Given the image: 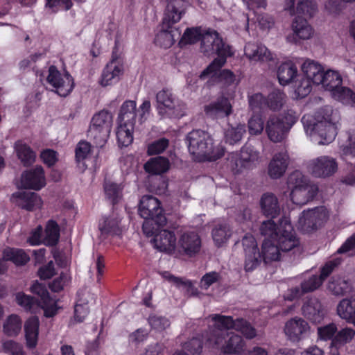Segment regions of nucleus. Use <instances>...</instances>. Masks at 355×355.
<instances>
[{
    "label": "nucleus",
    "mask_w": 355,
    "mask_h": 355,
    "mask_svg": "<svg viewBox=\"0 0 355 355\" xmlns=\"http://www.w3.org/2000/svg\"><path fill=\"white\" fill-rule=\"evenodd\" d=\"M336 312L341 319L355 326V295L340 300L337 305Z\"/></svg>",
    "instance_id": "nucleus-30"
},
{
    "label": "nucleus",
    "mask_w": 355,
    "mask_h": 355,
    "mask_svg": "<svg viewBox=\"0 0 355 355\" xmlns=\"http://www.w3.org/2000/svg\"><path fill=\"white\" fill-rule=\"evenodd\" d=\"M200 40V49L204 53L208 55L217 54L218 58L204 69L199 77L200 79L214 78L225 64L226 58L233 55V50L223 41L216 31L209 29L202 33L200 27L187 28L180 40V44H194Z\"/></svg>",
    "instance_id": "nucleus-2"
},
{
    "label": "nucleus",
    "mask_w": 355,
    "mask_h": 355,
    "mask_svg": "<svg viewBox=\"0 0 355 355\" xmlns=\"http://www.w3.org/2000/svg\"><path fill=\"white\" fill-rule=\"evenodd\" d=\"M178 245L187 255L191 257L200 252L201 239L196 232L187 231L180 236Z\"/></svg>",
    "instance_id": "nucleus-25"
},
{
    "label": "nucleus",
    "mask_w": 355,
    "mask_h": 355,
    "mask_svg": "<svg viewBox=\"0 0 355 355\" xmlns=\"http://www.w3.org/2000/svg\"><path fill=\"white\" fill-rule=\"evenodd\" d=\"M72 6V1H46L44 9L46 13L53 14L60 10H67Z\"/></svg>",
    "instance_id": "nucleus-58"
},
{
    "label": "nucleus",
    "mask_w": 355,
    "mask_h": 355,
    "mask_svg": "<svg viewBox=\"0 0 355 355\" xmlns=\"http://www.w3.org/2000/svg\"><path fill=\"white\" fill-rule=\"evenodd\" d=\"M309 79L302 78L295 86V92L298 98L306 96L311 91L312 87Z\"/></svg>",
    "instance_id": "nucleus-63"
},
{
    "label": "nucleus",
    "mask_w": 355,
    "mask_h": 355,
    "mask_svg": "<svg viewBox=\"0 0 355 355\" xmlns=\"http://www.w3.org/2000/svg\"><path fill=\"white\" fill-rule=\"evenodd\" d=\"M261 254V261L263 260L266 263L278 261L280 257V250L277 245L273 244L269 240H265L262 244Z\"/></svg>",
    "instance_id": "nucleus-43"
},
{
    "label": "nucleus",
    "mask_w": 355,
    "mask_h": 355,
    "mask_svg": "<svg viewBox=\"0 0 355 355\" xmlns=\"http://www.w3.org/2000/svg\"><path fill=\"white\" fill-rule=\"evenodd\" d=\"M159 227H155L154 239L153 242L154 247L160 252L171 253L174 252L176 246V238L173 232L161 230L157 233Z\"/></svg>",
    "instance_id": "nucleus-21"
},
{
    "label": "nucleus",
    "mask_w": 355,
    "mask_h": 355,
    "mask_svg": "<svg viewBox=\"0 0 355 355\" xmlns=\"http://www.w3.org/2000/svg\"><path fill=\"white\" fill-rule=\"evenodd\" d=\"M301 68L306 79H309L310 81L315 85H320L324 72L320 64L314 60L306 59L302 64Z\"/></svg>",
    "instance_id": "nucleus-31"
},
{
    "label": "nucleus",
    "mask_w": 355,
    "mask_h": 355,
    "mask_svg": "<svg viewBox=\"0 0 355 355\" xmlns=\"http://www.w3.org/2000/svg\"><path fill=\"white\" fill-rule=\"evenodd\" d=\"M261 208L264 215L275 218L279 215L280 207L277 197L270 193H264L260 201Z\"/></svg>",
    "instance_id": "nucleus-35"
},
{
    "label": "nucleus",
    "mask_w": 355,
    "mask_h": 355,
    "mask_svg": "<svg viewBox=\"0 0 355 355\" xmlns=\"http://www.w3.org/2000/svg\"><path fill=\"white\" fill-rule=\"evenodd\" d=\"M259 152L253 146L245 144L240 153H232L228 158V166L234 173L252 169L259 163Z\"/></svg>",
    "instance_id": "nucleus-10"
},
{
    "label": "nucleus",
    "mask_w": 355,
    "mask_h": 355,
    "mask_svg": "<svg viewBox=\"0 0 355 355\" xmlns=\"http://www.w3.org/2000/svg\"><path fill=\"white\" fill-rule=\"evenodd\" d=\"M134 127L135 126L119 123L116 137L119 145L121 146H128L132 142Z\"/></svg>",
    "instance_id": "nucleus-50"
},
{
    "label": "nucleus",
    "mask_w": 355,
    "mask_h": 355,
    "mask_svg": "<svg viewBox=\"0 0 355 355\" xmlns=\"http://www.w3.org/2000/svg\"><path fill=\"white\" fill-rule=\"evenodd\" d=\"M248 131L251 135H259L265 130V123L259 114L252 115L248 122Z\"/></svg>",
    "instance_id": "nucleus-56"
},
{
    "label": "nucleus",
    "mask_w": 355,
    "mask_h": 355,
    "mask_svg": "<svg viewBox=\"0 0 355 355\" xmlns=\"http://www.w3.org/2000/svg\"><path fill=\"white\" fill-rule=\"evenodd\" d=\"M289 162L290 157L286 150L275 153L268 165V176L272 180L281 178L286 173Z\"/></svg>",
    "instance_id": "nucleus-19"
},
{
    "label": "nucleus",
    "mask_w": 355,
    "mask_h": 355,
    "mask_svg": "<svg viewBox=\"0 0 355 355\" xmlns=\"http://www.w3.org/2000/svg\"><path fill=\"white\" fill-rule=\"evenodd\" d=\"M21 320L18 315L12 314L4 322L3 330L8 336H15L21 329Z\"/></svg>",
    "instance_id": "nucleus-49"
},
{
    "label": "nucleus",
    "mask_w": 355,
    "mask_h": 355,
    "mask_svg": "<svg viewBox=\"0 0 355 355\" xmlns=\"http://www.w3.org/2000/svg\"><path fill=\"white\" fill-rule=\"evenodd\" d=\"M297 119V114L293 110L282 114H270L265 122V132L268 139L273 143L282 142Z\"/></svg>",
    "instance_id": "nucleus-6"
},
{
    "label": "nucleus",
    "mask_w": 355,
    "mask_h": 355,
    "mask_svg": "<svg viewBox=\"0 0 355 355\" xmlns=\"http://www.w3.org/2000/svg\"><path fill=\"white\" fill-rule=\"evenodd\" d=\"M297 76V69L291 61L283 62L278 68L277 77L282 85L291 83Z\"/></svg>",
    "instance_id": "nucleus-37"
},
{
    "label": "nucleus",
    "mask_w": 355,
    "mask_h": 355,
    "mask_svg": "<svg viewBox=\"0 0 355 355\" xmlns=\"http://www.w3.org/2000/svg\"><path fill=\"white\" fill-rule=\"evenodd\" d=\"M60 238V228L58 223L54 220H49L46 223L44 243L46 245H55Z\"/></svg>",
    "instance_id": "nucleus-45"
},
{
    "label": "nucleus",
    "mask_w": 355,
    "mask_h": 355,
    "mask_svg": "<svg viewBox=\"0 0 355 355\" xmlns=\"http://www.w3.org/2000/svg\"><path fill=\"white\" fill-rule=\"evenodd\" d=\"M286 94L279 89H274L266 98V105L273 111L280 110L286 102Z\"/></svg>",
    "instance_id": "nucleus-46"
},
{
    "label": "nucleus",
    "mask_w": 355,
    "mask_h": 355,
    "mask_svg": "<svg viewBox=\"0 0 355 355\" xmlns=\"http://www.w3.org/2000/svg\"><path fill=\"white\" fill-rule=\"evenodd\" d=\"M95 296L89 293L83 294L78 300L74 309L75 320L79 322H83L89 313L87 304L95 302Z\"/></svg>",
    "instance_id": "nucleus-38"
},
{
    "label": "nucleus",
    "mask_w": 355,
    "mask_h": 355,
    "mask_svg": "<svg viewBox=\"0 0 355 355\" xmlns=\"http://www.w3.org/2000/svg\"><path fill=\"white\" fill-rule=\"evenodd\" d=\"M169 166L168 159L159 156L150 159L144 164V168L149 173L162 174L168 170Z\"/></svg>",
    "instance_id": "nucleus-40"
},
{
    "label": "nucleus",
    "mask_w": 355,
    "mask_h": 355,
    "mask_svg": "<svg viewBox=\"0 0 355 355\" xmlns=\"http://www.w3.org/2000/svg\"><path fill=\"white\" fill-rule=\"evenodd\" d=\"M91 151V146L88 142H79L76 148V158L78 166L82 171L85 170L87 166L86 164Z\"/></svg>",
    "instance_id": "nucleus-47"
},
{
    "label": "nucleus",
    "mask_w": 355,
    "mask_h": 355,
    "mask_svg": "<svg viewBox=\"0 0 355 355\" xmlns=\"http://www.w3.org/2000/svg\"><path fill=\"white\" fill-rule=\"evenodd\" d=\"M11 200L16 205L28 211L40 208L42 205V200L40 196L31 191L15 192L12 194Z\"/></svg>",
    "instance_id": "nucleus-22"
},
{
    "label": "nucleus",
    "mask_w": 355,
    "mask_h": 355,
    "mask_svg": "<svg viewBox=\"0 0 355 355\" xmlns=\"http://www.w3.org/2000/svg\"><path fill=\"white\" fill-rule=\"evenodd\" d=\"M112 125V116L107 111L96 114L91 122L88 135L94 139L96 145L103 146L107 141Z\"/></svg>",
    "instance_id": "nucleus-11"
},
{
    "label": "nucleus",
    "mask_w": 355,
    "mask_h": 355,
    "mask_svg": "<svg viewBox=\"0 0 355 355\" xmlns=\"http://www.w3.org/2000/svg\"><path fill=\"white\" fill-rule=\"evenodd\" d=\"M39 327L40 321L37 317L28 318L24 324L25 338L29 348H35L37 344Z\"/></svg>",
    "instance_id": "nucleus-33"
},
{
    "label": "nucleus",
    "mask_w": 355,
    "mask_h": 355,
    "mask_svg": "<svg viewBox=\"0 0 355 355\" xmlns=\"http://www.w3.org/2000/svg\"><path fill=\"white\" fill-rule=\"evenodd\" d=\"M187 11V6L183 1H167L162 23L175 26L178 23Z\"/></svg>",
    "instance_id": "nucleus-26"
},
{
    "label": "nucleus",
    "mask_w": 355,
    "mask_h": 355,
    "mask_svg": "<svg viewBox=\"0 0 355 355\" xmlns=\"http://www.w3.org/2000/svg\"><path fill=\"white\" fill-rule=\"evenodd\" d=\"M157 110L163 118H180L185 115L186 105L171 89L164 88L156 94Z\"/></svg>",
    "instance_id": "nucleus-9"
},
{
    "label": "nucleus",
    "mask_w": 355,
    "mask_h": 355,
    "mask_svg": "<svg viewBox=\"0 0 355 355\" xmlns=\"http://www.w3.org/2000/svg\"><path fill=\"white\" fill-rule=\"evenodd\" d=\"M245 55L254 62L270 61L273 59L271 52L261 44L248 42L245 46Z\"/></svg>",
    "instance_id": "nucleus-29"
},
{
    "label": "nucleus",
    "mask_w": 355,
    "mask_h": 355,
    "mask_svg": "<svg viewBox=\"0 0 355 355\" xmlns=\"http://www.w3.org/2000/svg\"><path fill=\"white\" fill-rule=\"evenodd\" d=\"M139 213L145 219L143 232L147 236L154 234L155 225L163 226L166 222L163 209L157 198L152 196H144L140 200Z\"/></svg>",
    "instance_id": "nucleus-7"
},
{
    "label": "nucleus",
    "mask_w": 355,
    "mask_h": 355,
    "mask_svg": "<svg viewBox=\"0 0 355 355\" xmlns=\"http://www.w3.org/2000/svg\"><path fill=\"white\" fill-rule=\"evenodd\" d=\"M123 68L117 60H112L103 69L100 80V84L106 87L117 83L122 75Z\"/></svg>",
    "instance_id": "nucleus-28"
},
{
    "label": "nucleus",
    "mask_w": 355,
    "mask_h": 355,
    "mask_svg": "<svg viewBox=\"0 0 355 355\" xmlns=\"http://www.w3.org/2000/svg\"><path fill=\"white\" fill-rule=\"evenodd\" d=\"M338 164L336 159L329 156H320L310 161L309 169L315 177L326 178L336 173Z\"/></svg>",
    "instance_id": "nucleus-16"
},
{
    "label": "nucleus",
    "mask_w": 355,
    "mask_h": 355,
    "mask_svg": "<svg viewBox=\"0 0 355 355\" xmlns=\"http://www.w3.org/2000/svg\"><path fill=\"white\" fill-rule=\"evenodd\" d=\"M288 10L291 15H296L292 23L293 33L286 37L288 42L297 44L300 40H309L313 35V29L306 18L311 17L316 12L315 1H290Z\"/></svg>",
    "instance_id": "nucleus-5"
},
{
    "label": "nucleus",
    "mask_w": 355,
    "mask_h": 355,
    "mask_svg": "<svg viewBox=\"0 0 355 355\" xmlns=\"http://www.w3.org/2000/svg\"><path fill=\"white\" fill-rule=\"evenodd\" d=\"M355 337V330L352 327H345L337 331L333 338V345L335 347L343 346L349 343Z\"/></svg>",
    "instance_id": "nucleus-51"
},
{
    "label": "nucleus",
    "mask_w": 355,
    "mask_h": 355,
    "mask_svg": "<svg viewBox=\"0 0 355 355\" xmlns=\"http://www.w3.org/2000/svg\"><path fill=\"white\" fill-rule=\"evenodd\" d=\"M337 333V326L335 323H329L318 328V337L323 340H331Z\"/></svg>",
    "instance_id": "nucleus-59"
},
{
    "label": "nucleus",
    "mask_w": 355,
    "mask_h": 355,
    "mask_svg": "<svg viewBox=\"0 0 355 355\" xmlns=\"http://www.w3.org/2000/svg\"><path fill=\"white\" fill-rule=\"evenodd\" d=\"M3 259L11 261L17 266L24 265L29 261V257L21 249L6 248L3 252Z\"/></svg>",
    "instance_id": "nucleus-44"
},
{
    "label": "nucleus",
    "mask_w": 355,
    "mask_h": 355,
    "mask_svg": "<svg viewBox=\"0 0 355 355\" xmlns=\"http://www.w3.org/2000/svg\"><path fill=\"white\" fill-rule=\"evenodd\" d=\"M220 279V275L216 272H209L202 276L200 279V286L202 289H208L212 284Z\"/></svg>",
    "instance_id": "nucleus-62"
},
{
    "label": "nucleus",
    "mask_w": 355,
    "mask_h": 355,
    "mask_svg": "<svg viewBox=\"0 0 355 355\" xmlns=\"http://www.w3.org/2000/svg\"><path fill=\"white\" fill-rule=\"evenodd\" d=\"M121 218L116 213H112L109 216H103L99 220L98 229L102 234H114L119 232Z\"/></svg>",
    "instance_id": "nucleus-34"
},
{
    "label": "nucleus",
    "mask_w": 355,
    "mask_h": 355,
    "mask_svg": "<svg viewBox=\"0 0 355 355\" xmlns=\"http://www.w3.org/2000/svg\"><path fill=\"white\" fill-rule=\"evenodd\" d=\"M137 103L135 101H125L122 104L118 116L119 123L135 126L136 122Z\"/></svg>",
    "instance_id": "nucleus-32"
},
{
    "label": "nucleus",
    "mask_w": 355,
    "mask_h": 355,
    "mask_svg": "<svg viewBox=\"0 0 355 355\" xmlns=\"http://www.w3.org/2000/svg\"><path fill=\"white\" fill-rule=\"evenodd\" d=\"M186 143L189 153L198 162L215 161L224 155L225 148L205 131L194 130L188 133Z\"/></svg>",
    "instance_id": "nucleus-4"
},
{
    "label": "nucleus",
    "mask_w": 355,
    "mask_h": 355,
    "mask_svg": "<svg viewBox=\"0 0 355 355\" xmlns=\"http://www.w3.org/2000/svg\"><path fill=\"white\" fill-rule=\"evenodd\" d=\"M284 331L289 340L295 343L308 337L311 333V327L302 318L295 317L286 322Z\"/></svg>",
    "instance_id": "nucleus-15"
},
{
    "label": "nucleus",
    "mask_w": 355,
    "mask_h": 355,
    "mask_svg": "<svg viewBox=\"0 0 355 355\" xmlns=\"http://www.w3.org/2000/svg\"><path fill=\"white\" fill-rule=\"evenodd\" d=\"M148 323L153 329L157 331H162L170 326V322L167 318L159 315H150L148 318Z\"/></svg>",
    "instance_id": "nucleus-60"
},
{
    "label": "nucleus",
    "mask_w": 355,
    "mask_h": 355,
    "mask_svg": "<svg viewBox=\"0 0 355 355\" xmlns=\"http://www.w3.org/2000/svg\"><path fill=\"white\" fill-rule=\"evenodd\" d=\"M245 132V127L243 124H238L235 127L230 126L225 132V141L234 145L241 140Z\"/></svg>",
    "instance_id": "nucleus-53"
},
{
    "label": "nucleus",
    "mask_w": 355,
    "mask_h": 355,
    "mask_svg": "<svg viewBox=\"0 0 355 355\" xmlns=\"http://www.w3.org/2000/svg\"><path fill=\"white\" fill-rule=\"evenodd\" d=\"M181 30L176 26L164 25L161 23L159 29L155 37V44L162 48L171 47L176 40L180 38Z\"/></svg>",
    "instance_id": "nucleus-20"
},
{
    "label": "nucleus",
    "mask_w": 355,
    "mask_h": 355,
    "mask_svg": "<svg viewBox=\"0 0 355 355\" xmlns=\"http://www.w3.org/2000/svg\"><path fill=\"white\" fill-rule=\"evenodd\" d=\"M331 96L343 104L355 106V94L352 89L343 87L342 85L331 93Z\"/></svg>",
    "instance_id": "nucleus-48"
},
{
    "label": "nucleus",
    "mask_w": 355,
    "mask_h": 355,
    "mask_svg": "<svg viewBox=\"0 0 355 355\" xmlns=\"http://www.w3.org/2000/svg\"><path fill=\"white\" fill-rule=\"evenodd\" d=\"M279 230V235L275 241H277V245L281 251L288 252L293 250H300V241L288 219L283 218L280 220Z\"/></svg>",
    "instance_id": "nucleus-13"
},
{
    "label": "nucleus",
    "mask_w": 355,
    "mask_h": 355,
    "mask_svg": "<svg viewBox=\"0 0 355 355\" xmlns=\"http://www.w3.org/2000/svg\"><path fill=\"white\" fill-rule=\"evenodd\" d=\"M322 284V278H320L318 275H312L302 282L301 287L302 291L308 293L316 290Z\"/></svg>",
    "instance_id": "nucleus-61"
},
{
    "label": "nucleus",
    "mask_w": 355,
    "mask_h": 355,
    "mask_svg": "<svg viewBox=\"0 0 355 355\" xmlns=\"http://www.w3.org/2000/svg\"><path fill=\"white\" fill-rule=\"evenodd\" d=\"M71 279V275L68 272H62L49 284V288L53 292H59L70 283Z\"/></svg>",
    "instance_id": "nucleus-57"
},
{
    "label": "nucleus",
    "mask_w": 355,
    "mask_h": 355,
    "mask_svg": "<svg viewBox=\"0 0 355 355\" xmlns=\"http://www.w3.org/2000/svg\"><path fill=\"white\" fill-rule=\"evenodd\" d=\"M280 223L279 225L275 223L272 220L263 221L260 226V233L266 237L265 240L269 239L276 240L279 235Z\"/></svg>",
    "instance_id": "nucleus-54"
},
{
    "label": "nucleus",
    "mask_w": 355,
    "mask_h": 355,
    "mask_svg": "<svg viewBox=\"0 0 355 355\" xmlns=\"http://www.w3.org/2000/svg\"><path fill=\"white\" fill-rule=\"evenodd\" d=\"M287 184L291 189V200L294 204L300 206L311 200L318 191V187L311 184L309 180L299 171L290 174Z\"/></svg>",
    "instance_id": "nucleus-8"
},
{
    "label": "nucleus",
    "mask_w": 355,
    "mask_h": 355,
    "mask_svg": "<svg viewBox=\"0 0 355 355\" xmlns=\"http://www.w3.org/2000/svg\"><path fill=\"white\" fill-rule=\"evenodd\" d=\"M329 211L324 206L303 211L299 218V225L302 230L309 232L321 227L328 220Z\"/></svg>",
    "instance_id": "nucleus-12"
},
{
    "label": "nucleus",
    "mask_w": 355,
    "mask_h": 355,
    "mask_svg": "<svg viewBox=\"0 0 355 355\" xmlns=\"http://www.w3.org/2000/svg\"><path fill=\"white\" fill-rule=\"evenodd\" d=\"M322 78L320 85H322L326 90L331 93L338 88L343 83L342 76L338 71L335 70L329 69L324 72Z\"/></svg>",
    "instance_id": "nucleus-39"
},
{
    "label": "nucleus",
    "mask_w": 355,
    "mask_h": 355,
    "mask_svg": "<svg viewBox=\"0 0 355 355\" xmlns=\"http://www.w3.org/2000/svg\"><path fill=\"white\" fill-rule=\"evenodd\" d=\"M211 234L216 245L220 247L228 241L232 235V231L227 223H222L215 225Z\"/></svg>",
    "instance_id": "nucleus-42"
},
{
    "label": "nucleus",
    "mask_w": 355,
    "mask_h": 355,
    "mask_svg": "<svg viewBox=\"0 0 355 355\" xmlns=\"http://www.w3.org/2000/svg\"><path fill=\"white\" fill-rule=\"evenodd\" d=\"M21 185L26 189L40 190L46 185L44 169L40 166L22 173Z\"/></svg>",
    "instance_id": "nucleus-23"
},
{
    "label": "nucleus",
    "mask_w": 355,
    "mask_h": 355,
    "mask_svg": "<svg viewBox=\"0 0 355 355\" xmlns=\"http://www.w3.org/2000/svg\"><path fill=\"white\" fill-rule=\"evenodd\" d=\"M16 301L19 306L26 311L37 313V310L41 309L40 305L35 300L23 293H18L16 295Z\"/></svg>",
    "instance_id": "nucleus-55"
},
{
    "label": "nucleus",
    "mask_w": 355,
    "mask_h": 355,
    "mask_svg": "<svg viewBox=\"0 0 355 355\" xmlns=\"http://www.w3.org/2000/svg\"><path fill=\"white\" fill-rule=\"evenodd\" d=\"M168 146V139L165 138L159 139L148 146V153L150 155L159 154L162 153Z\"/></svg>",
    "instance_id": "nucleus-64"
},
{
    "label": "nucleus",
    "mask_w": 355,
    "mask_h": 355,
    "mask_svg": "<svg viewBox=\"0 0 355 355\" xmlns=\"http://www.w3.org/2000/svg\"><path fill=\"white\" fill-rule=\"evenodd\" d=\"M204 111L207 116L211 118H223L231 114L232 106L227 98L220 96L209 105H205Z\"/></svg>",
    "instance_id": "nucleus-27"
},
{
    "label": "nucleus",
    "mask_w": 355,
    "mask_h": 355,
    "mask_svg": "<svg viewBox=\"0 0 355 355\" xmlns=\"http://www.w3.org/2000/svg\"><path fill=\"white\" fill-rule=\"evenodd\" d=\"M302 314L311 322L320 323L325 315V311L318 298L311 297L304 302Z\"/></svg>",
    "instance_id": "nucleus-24"
},
{
    "label": "nucleus",
    "mask_w": 355,
    "mask_h": 355,
    "mask_svg": "<svg viewBox=\"0 0 355 355\" xmlns=\"http://www.w3.org/2000/svg\"><path fill=\"white\" fill-rule=\"evenodd\" d=\"M243 245L245 254V270L252 271L261 263V254L257 241L252 235L247 234L243 239Z\"/></svg>",
    "instance_id": "nucleus-18"
},
{
    "label": "nucleus",
    "mask_w": 355,
    "mask_h": 355,
    "mask_svg": "<svg viewBox=\"0 0 355 355\" xmlns=\"http://www.w3.org/2000/svg\"><path fill=\"white\" fill-rule=\"evenodd\" d=\"M15 149L18 158L24 166H30L35 162V153L25 143L20 141L16 142Z\"/></svg>",
    "instance_id": "nucleus-41"
},
{
    "label": "nucleus",
    "mask_w": 355,
    "mask_h": 355,
    "mask_svg": "<svg viewBox=\"0 0 355 355\" xmlns=\"http://www.w3.org/2000/svg\"><path fill=\"white\" fill-rule=\"evenodd\" d=\"M338 116L331 107H325L315 115L306 114L302 118L304 131L314 144L331 143L336 137Z\"/></svg>",
    "instance_id": "nucleus-3"
},
{
    "label": "nucleus",
    "mask_w": 355,
    "mask_h": 355,
    "mask_svg": "<svg viewBox=\"0 0 355 355\" xmlns=\"http://www.w3.org/2000/svg\"><path fill=\"white\" fill-rule=\"evenodd\" d=\"M214 322V329L205 336V346L220 348L221 352L230 354H241L246 347L243 338L233 332L226 333L228 329L241 332L247 339L257 336L256 329L243 318L233 320L231 316L214 314L209 316Z\"/></svg>",
    "instance_id": "nucleus-1"
},
{
    "label": "nucleus",
    "mask_w": 355,
    "mask_h": 355,
    "mask_svg": "<svg viewBox=\"0 0 355 355\" xmlns=\"http://www.w3.org/2000/svg\"><path fill=\"white\" fill-rule=\"evenodd\" d=\"M104 192L106 198L114 205L117 203L122 196V187L114 182L105 181Z\"/></svg>",
    "instance_id": "nucleus-52"
},
{
    "label": "nucleus",
    "mask_w": 355,
    "mask_h": 355,
    "mask_svg": "<svg viewBox=\"0 0 355 355\" xmlns=\"http://www.w3.org/2000/svg\"><path fill=\"white\" fill-rule=\"evenodd\" d=\"M32 293L38 295L40 300L38 304L40 305L41 309L44 311V315L46 318H51L55 315L60 307L58 302L50 297L49 293L45 286L38 282H35L31 288Z\"/></svg>",
    "instance_id": "nucleus-17"
},
{
    "label": "nucleus",
    "mask_w": 355,
    "mask_h": 355,
    "mask_svg": "<svg viewBox=\"0 0 355 355\" xmlns=\"http://www.w3.org/2000/svg\"><path fill=\"white\" fill-rule=\"evenodd\" d=\"M46 81L60 96H67L73 88L72 77L68 73L61 74L55 66L49 68Z\"/></svg>",
    "instance_id": "nucleus-14"
},
{
    "label": "nucleus",
    "mask_w": 355,
    "mask_h": 355,
    "mask_svg": "<svg viewBox=\"0 0 355 355\" xmlns=\"http://www.w3.org/2000/svg\"><path fill=\"white\" fill-rule=\"evenodd\" d=\"M327 289L334 295L342 296L349 293L352 287L349 282L344 277L336 275L329 281Z\"/></svg>",
    "instance_id": "nucleus-36"
}]
</instances>
